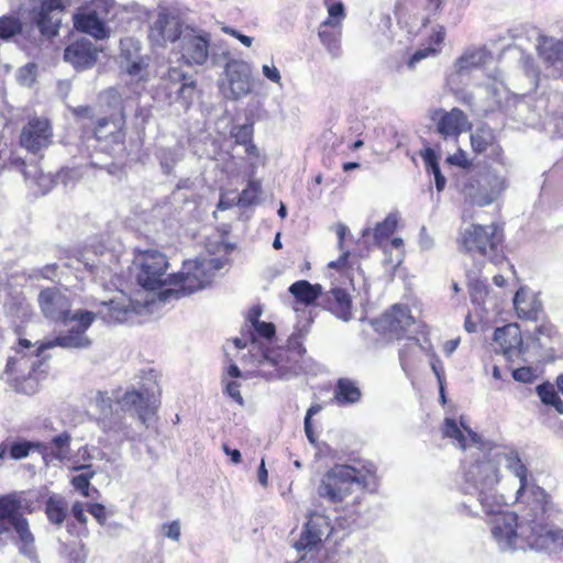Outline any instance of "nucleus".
Wrapping results in <instances>:
<instances>
[{
    "instance_id": "43",
    "label": "nucleus",
    "mask_w": 563,
    "mask_h": 563,
    "mask_svg": "<svg viewBox=\"0 0 563 563\" xmlns=\"http://www.w3.org/2000/svg\"><path fill=\"white\" fill-rule=\"evenodd\" d=\"M294 363V355L285 350H279L276 356L273 358V364L277 366L278 377L283 379H289L290 377L297 376L300 373L290 372V366Z\"/></svg>"
},
{
    "instance_id": "26",
    "label": "nucleus",
    "mask_w": 563,
    "mask_h": 563,
    "mask_svg": "<svg viewBox=\"0 0 563 563\" xmlns=\"http://www.w3.org/2000/svg\"><path fill=\"white\" fill-rule=\"evenodd\" d=\"M413 322L410 309L404 305H394L380 319L385 332L396 338H400Z\"/></svg>"
},
{
    "instance_id": "12",
    "label": "nucleus",
    "mask_w": 563,
    "mask_h": 563,
    "mask_svg": "<svg viewBox=\"0 0 563 563\" xmlns=\"http://www.w3.org/2000/svg\"><path fill=\"white\" fill-rule=\"evenodd\" d=\"M134 265L137 267L136 280L142 288L154 290L166 283L173 285L175 274L167 275L168 261L163 253L147 250L135 257Z\"/></svg>"
},
{
    "instance_id": "52",
    "label": "nucleus",
    "mask_w": 563,
    "mask_h": 563,
    "mask_svg": "<svg viewBox=\"0 0 563 563\" xmlns=\"http://www.w3.org/2000/svg\"><path fill=\"white\" fill-rule=\"evenodd\" d=\"M93 472L79 474L71 479L73 486L81 493L82 496L89 497L90 478L93 476Z\"/></svg>"
},
{
    "instance_id": "38",
    "label": "nucleus",
    "mask_w": 563,
    "mask_h": 563,
    "mask_svg": "<svg viewBox=\"0 0 563 563\" xmlns=\"http://www.w3.org/2000/svg\"><path fill=\"white\" fill-rule=\"evenodd\" d=\"M68 512V505L64 497L52 495L45 501V514L48 521L56 526L62 527Z\"/></svg>"
},
{
    "instance_id": "3",
    "label": "nucleus",
    "mask_w": 563,
    "mask_h": 563,
    "mask_svg": "<svg viewBox=\"0 0 563 563\" xmlns=\"http://www.w3.org/2000/svg\"><path fill=\"white\" fill-rule=\"evenodd\" d=\"M510 470L519 479V488L516 492V504L518 507L520 521L527 523L530 528H534L536 537L551 534L552 538L547 539V548H551V543L558 541L560 529L548 523L556 509L550 500V496L545 490L538 486L536 482L528 477V468L521 462L518 455H510Z\"/></svg>"
},
{
    "instance_id": "27",
    "label": "nucleus",
    "mask_w": 563,
    "mask_h": 563,
    "mask_svg": "<svg viewBox=\"0 0 563 563\" xmlns=\"http://www.w3.org/2000/svg\"><path fill=\"white\" fill-rule=\"evenodd\" d=\"M70 434L65 431L55 435L49 442L40 441L36 451L42 455L45 463L64 461L70 454Z\"/></svg>"
},
{
    "instance_id": "53",
    "label": "nucleus",
    "mask_w": 563,
    "mask_h": 563,
    "mask_svg": "<svg viewBox=\"0 0 563 563\" xmlns=\"http://www.w3.org/2000/svg\"><path fill=\"white\" fill-rule=\"evenodd\" d=\"M512 377L519 383L531 384L537 379V374L531 367H519L512 371Z\"/></svg>"
},
{
    "instance_id": "6",
    "label": "nucleus",
    "mask_w": 563,
    "mask_h": 563,
    "mask_svg": "<svg viewBox=\"0 0 563 563\" xmlns=\"http://www.w3.org/2000/svg\"><path fill=\"white\" fill-rule=\"evenodd\" d=\"M508 186L507 177L493 168L465 172L460 179L465 200L477 207H486L497 201Z\"/></svg>"
},
{
    "instance_id": "25",
    "label": "nucleus",
    "mask_w": 563,
    "mask_h": 563,
    "mask_svg": "<svg viewBox=\"0 0 563 563\" xmlns=\"http://www.w3.org/2000/svg\"><path fill=\"white\" fill-rule=\"evenodd\" d=\"M438 114L440 117L437 121V131L445 140H456L470 126L467 117L459 108L451 111L440 110Z\"/></svg>"
},
{
    "instance_id": "54",
    "label": "nucleus",
    "mask_w": 563,
    "mask_h": 563,
    "mask_svg": "<svg viewBox=\"0 0 563 563\" xmlns=\"http://www.w3.org/2000/svg\"><path fill=\"white\" fill-rule=\"evenodd\" d=\"M262 73L266 79L282 87V75L274 64H264L262 66Z\"/></svg>"
},
{
    "instance_id": "58",
    "label": "nucleus",
    "mask_w": 563,
    "mask_h": 563,
    "mask_svg": "<svg viewBox=\"0 0 563 563\" xmlns=\"http://www.w3.org/2000/svg\"><path fill=\"white\" fill-rule=\"evenodd\" d=\"M19 80L23 85L30 86L35 80V66L26 65L19 71Z\"/></svg>"
},
{
    "instance_id": "35",
    "label": "nucleus",
    "mask_w": 563,
    "mask_h": 563,
    "mask_svg": "<svg viewBox=\"0 0 563 563\" xmlns=\"http://www.w3.org/2000/svg\"><path fill=\"white\" fill-rule=\"evenodd\" d=\"M362 391L356 382L350 378H340L334 388V400L339 405H351L360 401Z\"/></svg>"
},
{
    "instance_id": "14",
    "label": "nucleus",
    "mask_w": 563,
    "mask_h": 563,
    "mask_svg": "<svg viewBox=\"0 0 563 563\" xmlns=\"http://www.w3.org/2000/svg\"><path fill=\"white\" fill-rule=\"evenodd\" d=\"M210 34L186 27L178 43L181 59L189 66H202L210 55Z\"/></svg>"
},
{
    "instance_id": "33",
    "label": "nucleus",
    "mask_w": 563,
    "mask_h": 563,
    "mask_svg": "<svg viewBox=\"0 0 563 563\" xmlns=\"http://www.w3.org/2000/svg\"><path fill=\"white\" fill-rule=\"evenodd\" d=\"M318 36L331 56H340L342 26H334L330 22H321L318 27Z\"/></svg>"
},
{
    "instance_id": "49",
    "label": "nucleus",
    "mask_w": 563,
    "mask_h": 563,
    "mask_svg": "<svg viewBox=\"0 0 563 563\" xmlns=\"http://www.w3.org/2000/svg\"><path fill=\"white\" fill-rule=\"evenodd\" d=\"M253 132V124L245 123L239 126H234L231 130V135L234 137L238 144H247L250 141H252Z\"/></svg>"
},
{
    "instance_id": "10",
    "label": "nucleus",
    "mask_w": 563,
    "mask_h": 563,
    "mask_svg": "<svg viewBox=\"0 0 563 563\" xmlns=\"http://www.w3.org/2000/svg\"><path fill=\"white\" fill-rule=\"evenodd\" d=\"M125 117L123 110L97 121L95 137L97 148L113 159L122 158L125 154Z\"/></svg>"
},
{
    "instance_id": "36",
    "label": "nucleus",
    "mask_w": 563,
    "mask_h": 563,
    "mask_svg": "<svg viewBox=\"0 0 563 563\" xmlns=\"http://www.w3.org/2000/svg\"><path fill=\"white\" fill-rule=\"evenodd\" d=\"M517 314L521 319L537 320L541 310V303L533 297L527 298L525 290L519 289L514 298Z\"/></svg>"
},
{
    "instance_id": "39",
    "label": "nucleus",
    "mask_w": 563,
    "mask_h": 563,
    "mask_svg": "<svg viewBox=\"0 0 563 563\" xmlns=\"http://www.w3.org/2000/svg\"><path fill=\"white\" fill-rule=\"evenodd\" d=\"M155 156L159 162L163 173L169 175L175 166L183 159L184 148L179 145L174 147H159Z\"/></svg>"
},
{
    "instance_id": "16",
    "label": "nucleus",
    "mask_w": 563,
    "mask_h": 563,
    "mask_svg": "<svg viewBox=\"0 0 563 563\" xmlns=\"http://www.w3.org/2000/svg\"><path fill=\"white\" fill-rule=\"evenodd\" d=\"M184 33L185 29H183L180 19L162 10L150 26L148 38L153 45L165 46L168 42H179Z\"/></svg>"
},
{
    "instance_id": "32",
    "label": "nucleus",
    "mask_w": 563,
    "mask_h": 563,
    "mask_svg": "<svg viewBox=\"0 0 563 563\" xmlns=\"http://www.w3.org/2000/svg\"><path fill=\"white\" fill-rule=\"evenodd\" d=\"M74 25L78 31L87 33L97 40H103L108 36L104 23L93 11L76 13L74 15Z\"/></svg>"
},
{
    "instance_id": "63",
    "label": "nucleus",
    "mask_w": 563,
    "mask_h": 563,
    "mask_svg": "<svg viewBox=\"0 0 563 563\" xmlns=\"http://www.w3.org/2000/svg\"><path fill=\"white\" fill-rule=\"evenodd\" d=\"M70 111L77 119L91 120L95 117L93 109L89 106L73 107V108H70Z\"/></svg>"
},
{
    "instance_id": "45",
    "label": "nucleus",
    "mask_w": 563,
    "mask_h": 563,
    "mask_svg": "<svg viewBox=\"0 0 563 563\" xmlns=\"http://www.w3.org/2000/svg\"><path fill=\"white\" fill-rule=\"evenodd\" d=\"M22 31V23L13 15L0 18V40L8 41Z\"/></svg>"
},
{
    "instance_id": "1",
    "label": "nucleus",
    "mask_w": 563,
    "mask_h": 563,
    "mask_svg": "<svg viewBox=\"0 0 563 563\" xmlns=\"http://www.w3.org/2000/svg\"><path fill=\"white\" fill-rule=\"evenodd\" d=\"M467 431L475 451L463 464L461 490L475 497L483 512H497L506 506L505 497L497 492L499 465L505 464L510 470V455L518 453L499 445L487 446L477 433Z\"/></svg>"
},
{
    "instance_id": "19",
    "label": "nucleus",
    "mask_w": 563,
    "mask_h": 563,
    "mask_svg": "<svg viewBox=\"0 0 563 563\" xmlns=\"http://www.w3.org/2000/svg\"><path fill=\"white\" fill-rule=\"evenodd\" d=\"M53 137L49 122L46 119L33 118L23 126L20 134V144L29 152L36 154L47 147Z\"/></svg>"
},
{
    "instance_id": "62",
    "label": "nucleus",
    "mask_w": 563,
    "mask_h": 563,
    "mask_svg": "<svg viewBox=\"0 0 563 563\" xmlns=\"http://www.w3.org/2000/svg\"><path fill=\"white\" fill-rule=\"evenodd\" d=\"M225 393L239 405H243L244 400L240 393V384L238 382H229L225 386Z\"/></svg>"
},
{
    "instance_id": "50",
    "label": "nucleus",
    "mask_w": 563,
    "mask_h": 563,
    "mask_svg": "<svg viewBox=\"0 0 563 563\" xmlns=\"http://www.w3.org/2000/svg\"><path fill=\"white\" fill-rule=\"evenodd\" d=\"M537 394L540 397L541 401L545 405L554 404V400L559 397L554 386L550 383H543L537 386Z\"/></svg>"
},
{
    "instance_id": "31",
    "label": "nucleus",
    "mask_w": 563,
    "mask_h": 563,
    "mask_svg": "<svg viewBox=\"0 0 563 563\" xmlns=\"http://www.w3.org/2000/svg\"><path fill=\"white\" fill-rule=\"evenodd\" d=\"M308 328L297 329L287 341L286 347L282 350L290 352L294 355V363L288 366L292 373H302L306 371L305 367V354L306 349L302 345L303 339L308 334Z\"/></svg>"
},
{
    "instance_id": "37",
    "label": "nucleus",
    "mask_w": 563,
    "mask_h": 563,
    "mask_svg": "<svg viewBox=\"0 0 563 563\" xmlns=\"http://www.w3.org/2000/svg\"><path fill=\"white\" fill-rule=\"evenodd\" d=\"M289 292L297 301L311 305L322 295V287L319 284H310L307 280H298L289 287Z\"/></svg>"
},
{
    "instance_id": "44",
    "label": "nucleus",
    "mask_w": 563,
    "mask_h": 563,
    "mask_svg": "<svg viewBox=\"0 0 563 563\" xmlns=\"http://www.w3.org/2000/svg\"><path fill=\"white\" fill-rule=\"evenodd\" d=\"M328 11V18L323 22H330L334 26H342L346 16L344 4L341 0H323Z\"/></svg>"
},
{
    "instance_id": "29",
    "label": "nucleus",
    "mask_w": 563,
    "mask_h": 563,
    "mask_svg": "<svg viewBox=\"0 0 563 563\" xmlns=\"http://www.w3.org/2000/svg\"><path fill=\"white\" fill-rule=\"evenodd\" d=\"M494 341L498 345L499 351L507 357H512L520 353L522 338L520 329L517 324H507L497 328L494 332Z\"/></svg>"
},
{
    "instance_id": "48",
    "label": "nucleus",
    "mask_w": 563,
    "mask_h": 563,
    "mask_svg": "<svg viewBox=\"0 0 563 563\" xmlns=\"http://www.w3.org/2000/svg\"><path fill=\"white\" fill-rule=\"evenodd\" d=\"M468 290L472 302L476 305H482L488 294L487 285L479 279H471Z\"/></svg>"
},
{
    "instance_id": "57",
    "label": "nucleus",
    "mask_w": 563,
    "mask_h": 563,
    "mask_svg": "<svg viewBox=\"0 0 563 563\" xmlns=\"http://www.w3.org/2000/svg\"><path fill=\"white\" fill-rule=\"evenodd\" d=\"M27 360H25V355L9 357L5 371L8 373L22 372V367L25 366Z\"/></svg>"
},
{
    "instance_id": "59",
    "label": "nucleus",
    "mask_w": 563,
    "mask_h": 563,
    "mask_svg": "<svg viewBox=\"0 0 563 563\" xmlns=\"http://www.w3.org/2000/svg\"><path fill=\"white\" fill-rule=\"evenodd\" d=\"M438 48L435 47H426V48H421V49H418L410 58L409 60V66L412 67L415 66L416 63L420 62L421 59L423 58H427L429 56H434L437 55L438 53Z\"/></svg>"
},
{
    "instance_id": "60",
    "label": "nucleus",
    "mask_w": 563,
    "mask_h": 563,
    "mask_svg": "<svg viewBox=\"0 0 563 563\" xmlns=\"http://www.w3.org/2000/svg\"><path fill=\"white\" fill-rule=\"evenodd\" d=\"M446 162L451 165H455L464 169L471 165L465 152L462 150H459L454 155L448 156Z\"/></svg>"
},
{
    "instance_id": "8",
    "label": "nucleus",
    "mask_w": 563,
    "mask_h": 563,
    "mask_svg": "<svg viewBox=\"0 0 563 563\" xmlns=\"http://www.w3.org/2000/svg\"><path fill=\"white\" fill-rule=\"evenodd\" d=\"M196 80L178 67H169L159 77L155 95L167 104L179 103L187 110L195 96Z\"/></svg>"
},
{
    "instance_id": "42",
    "label": "nucleus",
    "mask_w": 563,
    "mask_h": 563,
    "mask_svg": "<svg viewBox=\"0 0 563 563\" xmlns=\"http://www.w3.org/2000/svg\"><path fill=\"white\" fill-rule=\"evenodd\" d=\"M486 60V53L484 51H473L462 55L455 63V68L459 74L471 71L478 68Z\"/></svg>"
},
{
    "instance_id": "9",
    "label": "nucleus",
    "mask_w": 563,
    "mask_h": 563,
    "mask_svg": "<svg viewBox=\"0 0 563 563\" xmlns=\"http://www.w3.org/2000/svg\"><path fill=\"white\" fill-rule=\"evenodd\" d=\"M501 234L495 223L489 225L471 224L463 229L457 240L461 250L494 260L498 254Z\"/></svg>"
},
{
    "instance_id": "22",
    "label": "nucleus",
    "mask_w": 563,
    "mask_h": 563,
    "mask_svg": "<svg viewBox=\"0 0 563 563\" xmlns=\"http://www.w3.org/2000/svg\"><path fill=\"white\" fill-rule=\"evenodd\" d=\"M120 64L131 76H142V71L148 66L142 54L141 42L133 37H125L120 41Z\"/></svg>"
},
{
    "instance_id": "4",
    "label": "nucleus",
    "mask_w": 563,
    "mask_h": 563,
    "mask_svg": "<svg viewBox=\"0 0 563 563\" xmlns=\"http://www.w3.org/2000/svg\"><path fill=\"white\" fill-rule=\"evenodd\" d=\"M485 516L490 517L488 523L493 539L501 551H517L525 550L526 548L534 550H545L547 539L552 538L537 536L534 528H530L527 523L519 520L517 514L505 511L501 508L497 512H484Z\"/></svg>"
},
{
    "instance_id": "30",
    "label": "nucleus",
    "mask_w": 563,
    "mask_h": 563,
    "mask_svg": "<svg viewBox=\"0 0 563 563\" xmlns=\"http://www.w3.org/2000/svg\"><path fill=\"white\" fill-rule=\"evenodd\" d=\"M123 412L124 411L119 407L107 415L99 416V427L107 433L121 435L124 439H132L133 432L126 423Z\"/></svg>"
},
{
    "instance_id": "34",
    "label": "nucleus",
    "mask_w": 563,
    "mask_h": 563,
    "mask_svg": "<svg viewBox=\"0 0 563 563\" xmlns=\"http://www.w3.org/2000/svg\"><path fill=\"white\" fill-rule=\"evenodd\" d=\"M467 429L471 430L468 427L464 424L462 420L460 427L454 419L446 418L444 420L442 431L445 438L456 441L457 445L461 449L465 450L466 448H468L471 452H473L475 451V445L471 440Z\"/></svg>"
},
{
    "instance_id": "40",
    "label": "nucleus",
    "mask_w": 563,
    "mask_h": 563,
    "mask_svg": "<svg viewBox=\"0 0 563 563\" xmlns=\"http://www.w3.org/2000/svg\"><path fill=\"white\" fill-rule=\"evenodd\" d=\"M421 157L426 165L427 172L432 174L434 177L437 190L442 191L446 185V179L441 173L435 152L432 148L427 147L423 152H421Z\"/></svg>"
},
{
    "instance_id": "18",
    "label": "nucleus",
    "mask_w": 563,
    "mask_h": 563,
    "mask_svg": "<svg viewBox=\"0 0 563 563\" xmlns=\"http://www.w3.org/2000/svg\"><path fill=\"white\" fill-rule=\"evenodd\" d=\"M225 96L232 100H240L252 91L251 68L247 63L231 59L225 64Z\"/></svg>"
},
{
    "instance_id": "17",
    "label": "nucleus",
    "mask_w": 563,
    "mask_h": 563,
    "mask_svg": "<svg viewBox=\"0 0 563 563\" xmlns=\"http://www.w3.org/2000/svg\"><path fill=\"white\" fill-rule=\"evenodd\" d=\"M43 316L55 322H67L71 303L68 296L56 287L43 289L37 297Z\"/></svg>"
},
{
    "instance_id": "20",
    "label": "nucleus",
    "mask_w": 563,
    "mask_h": 563,
    "mask_svg": "<svg viewBox=\"0 0 563 563\" xmlns=\"http://www.w3.org/2000/svg\"><path fill=\"white\" fill-rule=\"evenodd\" d=\"M471 146L476 154H487L494 162L503 166H509V162L504 156V151L496 140L494 130L487 124L478 125L471 133Z\"/></svg>"
},
{
    "instance_id": "28",
    "label": "nucleus",
    "mask_w": 563,
    "mask_h": 563,
    "mask_svg": "<svg viewBox=\"0 0 563 563\" xmlns=\"http://www.w3.org/2000/svg\"><path fill=\"white\" fill-rule=\"evenodd\" d=\"M323 306L327 310L343 321L353 318L352 299L345 289L333 287L323 296Z\"/></svg>"
},
{
    "instance_id": "56",
    "label": "nucleus",
    "mask_w": 563,
    "mask_h": 563,
    "mask_svg": "<svg viewBox=\"0 0 563 563\" xmlns=\"http://www.w3.org/2000/svg\"><path fill=\"white\" fill-rule=\"evenodd\" d=\"M37 346L33 345L32 342L27 339H20L19 340V349L16 351L18 355H25V360L27 356H35L38 357L40 355L35 354V350Z\"/></svg>"
},
{
    "instance_id": "15",
    "label": "nucleus",
    "mask_w": 563,
    "mask_h": 563,
    "mask_svg": "<svg viewBox=\"0 0 563 563\" xmlns=\"http://www.w3.org/2000/svg\"><path fill=\"white\" fill-rule=\"evenodd\" d=\"M333 527L325 515L313 512L308 517L303 530L298 540L294 541V548L300 552H312L323 540L332 533Z\"/></svg>"
},
{
    "instance_id": "55",
    "label": "nucleus",
    "mask_w": 563,
    "mask_h": 563,
    "mask_svg": "<svg viewBox=\"0 0 563 563\" xmlns=\"http://www.w3.org/2000/svg\"><path fill=\"white\" fill-rule=\"evenodd\" d=\"M87 511L101 525L107 522L106 507L101 504H88Z\"/></svg>"
},
{
    "instance_id": "47",
    "label": "nucleus",
    "mask_w": 563,
    "mask_h": 563,
    "mask_svg": "<svg viewBox=\"0 0 563 563\" xmlns=\"http://www.w3.org/2000/svg\"><path fill=\"white\" fill-rule=\"evenodd\" d=\"M260 192L261 184L258 181H250L246 188L240 194L238 205L240 207H249L255 203Z\"/></svg>"
},
{
    "instance_id": "41",
    "label": "nucleus",
    "mask_w": 563,
    "mask_h": 563,
    "mask_svg": "<svg viewBox=\"0 0 563 563\" xmlns=\"http://www.w3.org/2000/svg\"><path fill=\"white\" fill-rule=\"evenodd\" d=\"M398 218L396 214H388L384 221L376 224L373 231L374 244L382 245L387 241L396 230Z\"/></svg>"
},
{
    "instance_id": "61",
    "label": "nucleus",
    "mask_w": 563,
    "mask_h": 563,
    "mask_svg": "<svg viewBox=\"0 0 563 563\" xmlns=\"http://www.w3.org/2000/svg\"><path fill=\"white\" fill-rule=\"evenodd\" d=\"M163 533L166 538L178 541L180 538V525L178 521L163 526Z\"/></svg>"
},
{
    "instance_id": "24",
    "label": "nucleus",
    "mask_w": 563,
    "mask_h": 563,
    "mask_svg": "<svg viewBox=\"0 0 563 563\" xmlns=\"http://www.w3.org/2000/svg\"><path fill=\"white\" fill-rule=\"evenodd\" d=\"M152 398L147 391L131 389L119 399V407L123 411L133 410L139 420L147 428V421L154 415V400Z\"/></svg>"
},
{
    "instance_id": "21",
    "label": "nucleus",
    "mask_w": 563,
    "mask_h": 563,
    "mask_svg": "<svg viewBox=\"0 0 563 563\" xmlns=\"http://www.w3.org/2000/svg\"><path fill=\"white\" fill-rule=\"evenodd\" d=\"M537 51L549 76H563V42L561 40L541 35L538 40Z\"/></svg>"
},
{
    "instance_id": "51",
    "label": "nucleus",
    "mask_w": 563,
    "mask_h": 563,
    "mask_svg": "<svg viewBox=\"0 0 563 563\" xmlns=\"http://www.w3.org/2000/svg\"><path fill=\"white\" fill-rule=\"evenodd\" d=\"M93 402L99 410V416L107 415L113 410L111 398L104 391H97Z\"/></svg>"
},
{
    "instance_id": "7",
    "label": "nucleus",
    "mask_w": 563,
    "mask_h": 563,
    "mask_svg": "<svg viewBox=\"0 0 563 563\" xmlns=\"http://www.w3.org/2000/svg\"><path fill=\"white\" fill-rule=\"evenodd\" d=\"M21 500L14 494L0 496V547L3 548L11 540L14 530L21 542L20 551L23 554L33 552L34 536L29 528V521L21 512Z\"/></svg>"
},
{
    "instance_id": "11",
    "label": "nucleus",
    "mask_w": 563,
    "mask_h": 563,
    "mask_svg": "<svg viewBox=\"0 0 563 563\" xmlns=\"http://www.w3.org/2000/svg\"><path fill=\"white\" fill-rule=\"evenodd\" d=\"M361 472L350 465H335L324 474L318 494L331 503H340L352 493L354 484H363Z\"/></svg>"
},
{
    "instance_id": "64",
    "label": "nucleus",
    "mask_w": 563,
    "mask_h": 563,
    "mask_svg": "<svg viewBox=\"0 0 563 563\" xmlns=\"http://www.w3.org/2000/svg\"><path fill=\"white\" fill-rule=\"evenodd\" d=\"M255 331L265 339H271L275 334V327L268 322H257L254 325Z\"/></svg>"
},
{
    "instance_id": "23",
    "label": "nucleus",
    "mask_w": 563,
    "mask_h": 563,
    "mask_svg": "<svg viewBox=\"0 0 563 563\" xmlns=\"http://www.w3.org/2000/svg\"><path fill=\"white\" fill-rule=\"evenodd\" d=\"M98 47L89 40L82 38L69 44L64 51V59L74 68L84 70L91 68L99 57Z\"/></svg>"
},
{
    "instance_id": "5",
    "label": "nucleus",
    "mask_w": 563,
    "mask_h": 563,
    "mask_svg": "<svg viewBox=\"0 0 563 563\" xmlns=\"http://www.w3.org/2000/svg\"><path fill=\"white\" fill-rule=\"evenodd\" d=\"M222 267L223 261L218 257H198L184 262L181 271L172 277L175 288L165 290L164 299L172 296L181 298L203 289Z\"/></svg>"
},
{
    "instance_id": "13",
    "label": "nucleus",
    "mask_w": 563,
    "mask_h": 563,
    "mask_svg": "<svg viewBox=\"0 0 563 563\" xmlns=\"http://www.w3.org/2000/svg\"><path fill=\"white\" fill-rule=\"evenodd\" d=\"M22 12H29L30 19L45 36H55L60 24L63 5L60 0H24Z\"/></svg>"
},
{
    "instance_id": "46",
    "label": "nucleus",
    "mask_w": 563,
    "mask_h": 563,
    "mask_svg": "<svg viewBox=\"0 0 563 563\" xmlns=\"http://www.w3.org/2000/svg\"><path fill=\"white\" fill-rule=\"evenodd\" d=\"M40 441H15L9 443L10 457L13 460H22L29 456L31 450L36 451Z\"/></svg>"
},
{
    "instance_id": "2",
    "label": "nucleus",
    "mask_w": 563,
    "mask_h": 563,
    "mask_svg": "<svg viewBox=\"0 0 563 563\" xmlns=\"http://www.w3.org/2000/svg\"><path fill=\"white\" fill-rule=\"evenodd\" d=\"M148 300L141 302L132 300L125 295L110 299L109 301H101L96 313L77 310L70 316L66 325L75 323L66 334H60L53 340L41 342L35 354L41 355L45 350L54 346L64 349H85L90 345V340L85 334L91 325L96 317H99L108 324H119L130 321L134 316H140L148 311Z\"/></svg>"
}]
</instances>
